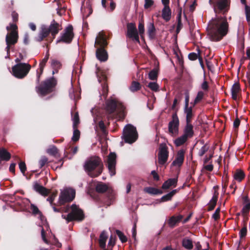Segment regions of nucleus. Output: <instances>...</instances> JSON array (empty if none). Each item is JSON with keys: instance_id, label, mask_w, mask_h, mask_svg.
<instances>
[{"instance_id": "obj_44", "label": "nucleus", "mask_w": 250, "mask_h": 250, "mask_svg": "<svg viewBox=\"0 0 250 250\" xmlns=\"http://www.w3.org/2000/svg\"><path fill=\"white\" fill-rule=\"evenodd\" d=\"M72 120L73 122V128H77L78 125L80 124V119L78 112L74 114Z\"/></svg>"}, {"instance_id": "obj_34", "label": "nucleus", "mask_w": 250, "mask_h": 250, "mask_svg": "<svg viewBox=\"0 0 250 250\" xmlns=\"http://www.w3.org/2000/svg\"><path fill=\"white\" fill-rule=\"evenodd\" d=\"M144 190L145 192L151 195H158L163 193L162 190L153 187L145 188Z\"/></svg>"}, {"instance_id": "obj_53", "label": "nucleus", "mask_w": 250, "mask_h": 250, "mask_svg": "<svg viewBox=\"0 0 250 250\" xmlns=\"http://www.w3.org/2000/svg\"><path fill=\"white\" fill-rule=\"evenodd\" d=\"M245 14L246 20L249 23H250V7L247 4L245 5Z\"/></svg>"}, {"instance_id": "obj_62", "label": "nucleus", "mask_w": 250, "mask_h": 250, "mask_svg": "<svg viewBox=\"0 0 250 250\" xmlns=\"http://www.w3.org/2000/svg\"><path fill=\"white\" fill-rule=\"evenodd\" d=\"M188 57L190 61H195L198 58V55L196 53L192 52L188 54Z\"/></svg>"}, {"instance_id": "obj_29", "label": "nucleus", "mask_w": 250, "mask_h": 250, "mask_svg": "<svg viewBox=\"0 0 250 250\" xmlns=\"http://www.w3.org/2000/svg\"><path fill=\"white\" fill-rule=\"evenodd\" d=\"M147 33L150 39H154L156 35V28L153 22H149L147 25Z\"/></svg>"}, {"instance_id": "obj_48", "label": "nucleus", "mask_w": 250, "mask_h": 250, "mask_svg": "<svg viewBox=\"0 0 250 250\" xmlns=\"http://www.w3.org/2000/svg\"><path fill=\"white\" fill-rule=\"evenodd\" d=\"M51 67L53 69L52 74L57 73L59 70L62 68L61 63H51Z\"/></svg>"}, {"instance_id": "obj_50", "label": "nucleus", "mask_w": 250, "mask_h": 250, "mask_svg": "<svg viewBox=\"0 0 250 250\" xmlns=\"http://www.w3.org/2000/svg\"><path fill=\"white\" fill-rule=\"evenodd\" d=\"M116 238L115 236H113L111 235L110 237L108 243L107 247L108 248H111V250H112V248L115 245L116 243Z\"/></svg>"}, {"instance_id": "obj_59", "label": "nucleus", "mask_w": 250, "mask_h": 250, "mask_svg": "<svg viewBox=\"0 0 250 250\" xmlns=\"http://www.w3.org/2000/svg\"><path fill=\"white\" fill-rule=\"evenodd\" d=\"M220 208L218 207L216 209L215 212L212 215V218L215 220H217L220 218Z\"/></svg>"}, {"instance_id": "obj_58", "label": "nucleus", "mask_w": 250, "mask_h": 250, "mask_svg": "<svg viewBox=\"0 0 250 250\" xmlns=\"http://www.w3.org/2000/svg\"><path fill=\"white\" fill-rule=\"evenodd\" d=\"M250 210V204H246L242 208V213L245 215H248Z\"/></svg>"}, {"instance_id": "obj_16", "label": "nucleus", "mask_w": 250, "mask_h": 250, "mask_svg": "<svg viewBox=\"0 0 250 250\" xmlns=\"http://www.w3.org/2000/svg\"><path fill=\"white\" fill-rule=\"evenodd\" d=\"M179 120L177 115V110L172 115V120L168 123V129L170 134H177L178 133Z\"/></svg>"}, {"instance_id": "obj_64", "label": "nucleus", "mask_w": 250, "mask_h": 250, "mask_svg": "<svg viewBox=\"0 0 250 250\" xmlns=\"http://www.w3.org/2000/svg\"><path fill=\"white\" fill-rule=\"evenodd\" d=\"M151 174L153 176V179L154 181H158L160 180V177L158 173L156 172L155 170H152L151 172Z\"/></svg>"}, {"instance_id": "obj_27", "label": "nucleus", "mask_w": 250, "mask_h": 250, "mask_svg": "<svg viewBox=\"0 0 250 250\" xmlns=\"http://www.w3.org/2000/svg\"><path fill=\"white\" fill-rule=\"evenodd\" d=\"M241 91L240 86L239 83H234L231 89V97L233 100H236L237 99L238 93Z\"/></svg>"}, {"instance_id": "obj_9", "label": "nucleus", "mask_w": 250, "mask_h": 250, "mask_svg": "<svg viewBox=\"0 0 250 250\" xmlns=\"http://www.w3.org/2000/svg\"><path fill=\"white\" fill-rule=\"evenodd\" d=\"M96 190L98 193H104L105 192H107L106 193V200L103 201V204L104 206H106V207L110 206L113 200H114V194L112 192V191L109 189L107 185L104 183L103 182H98L96 185Z\"/></svg>"}, {"instance_id": "obj_40", "label": "nucleus", "mask_w": 250, "mask_h": 250, "mask_svg": "<svg viewBox=\"0 0 250 250\" xmlns=\"http://www.w3.org/2000/svg\"><path fill=\"white\" fill-rule=\"evenodd\" d=\"M46 152L51 156L56 157L59 152L57 147L55 146H52L47 149Z\"/></svg>"}, {"instance_id": "obj_26", "label": "nucleus", "mask_w": 250, "mask_h": 250, "mask_svg": "<svg viewBox=\"0 0 250 250\" xmlns=\"http://www.w3.org/2000/svg\"><path fill=\"white\" fill-rule=\"evenodd\" d=\"M162 17L166 21H170L171 17V11L169 6H164L162 11Z\"/></svg>"}, {"instance_id": "obj_3", "label": "nucleus", "mask_w": 250, "mask_h": 250, "mask_svg": "<svg viewBox=\"0 0 250 250\" xmlns=\"http://www.w3.org/2000/svg\"><path fill=\"white\" fill-rule=\"evenodd\" d=\"M84 168L90 177L95 178L100 176L102 173L104 164L101 158L98 156H93L85 162Z\"/></svg>"}, {"instance_id": "obj_30", "label": "nucleus", "mask_w": 250, "mask_h": 250, "mask_svg": "<svg viewBox=\"0 0 250 250\" xmlns=\"http://www.w3.org/2000/svg\"><path fill=\"white\" fill-rule=\"evenodd\" d=\"M159 71V63L156 66L148 73V78L151 80H156L158 78V72Z\"/></svg>"}, {"instance_id": "obj_47", "label": "nucleus", "mask_w": 250, "mask_h": 250, "mask_svg": "<svg viewBox=\"0 0 250 250\" xmlns=\"http://www.w3.org/2000/svg\"><path fill=\"white\" fill-rule=\"evenodd\" d=\"M116 234L119 237L120 240L122 243H125L127 241V237L124 235V234L120 230H116Z\"/></svg>"}, {"instance_id": "obj_10", "label": "nucleus", "mask_w": 250, "mask_h": 250, "mask_svg": "<svg viewBox=\"0 0 250 250\" xmlns=\"http://www.w3.org/2000/svg\"><path fill=\"white\" fill-rule=\"evenodd\" d=\"M29 63H16L12 68V74L17 78H24L31 69Z\"/></svg>"}, {"instance_id": "obj_2", "label": "nucleus", "mask_w": 250, "mask_h": 250, "mask_svg": "<svg viewBox=\"0 0 250 250\" xmlns=\"http://www.w3.org/2000/svg\"><path fill=\"white\" fill-rule=\"evenodd\" d=\"M62 29V25L53 20L48 27L44 25L42 26L38 36L36 38V41L41 42L51 34V37L46 40L48 42L51 43Z\"/></svg>"}, {"instance_id": "obj_35", "label": "nucleus", "mask_w": 250, "mask_h": 250, "mask_svg": "<svg viewBox=\"0 0 250 250\" xmlns=\"http://www.w3.org/2000/svg\"><path fill=\"white\" fill-rule=\"evenodd\" d=\"M107 44V42L105 38L103 36L97 37L95 41V45L100 46V48H104Z\"/></svg>"}, {"instance_id": "obj_18", "label": "nucleus", "mask_w": 250, "mask_h": 250, "mask_svg": "<svg viewBox=\"0 0 250 250\" xmlns=\"http://www.w3.org/2000/svg\"><path fill=\"white\" fill-rule=\"evenodd\" d=\"M116 158L117 155L115 152H110L107 157V168L111 176L116 174Z\"/></svg>"}, {"instance_id": "obj_43", "label": "nucleus", "mask_w": 250, "mask_h": 250, "mask_svg": "<svg viewBox=\"0 0 250 250\" xmlns=\"http://www.w3.org/2000/svg\"><path fill=\"white\" fill-rule=\"evenodd\" d=\"M74 131L73 133V136L72 137V140L74 142H77L79 141L80 136V131L77 129V128H73Z\"/></svg>"}, {"instance_id": "obj_41", "label": "nucleus", "mask_w": 250, "mask_h": 250, "mask_svg": "<svg viewBox=\"0 0 250 250\" xmlns=\"http://www.w3.org/2000/svg\"><path fill=\"white\" fill-rule=\"evenodd\" d=\"M177 19V26L176 32L177 34H178L180 32V31L183 26V24L182 22V16H181V12L178 14Z\"/></svg>"}, {"instance_id": "obj_1", "label": "nucleus", "mask_w": 250, "mask_h": 250, "mask_svg": "<svg viewBox=\"0 0 250 250\" xmlns=\"http://www.w3.org/2000/svg\"><path fill=\"white\" fill-rule=\"evenodd\" d=\"M209 3L213 8L216 15L222 12L223 15H226L230 9V0H209ZM229 29L227 17L216 15L208 22V35L211 41L218 42L227 35Z\"/></svg>"}, {"instance_id": "obj_8", "label": "nucleus", "mask_w": 250, "mask_h": 250, "mask_svg": "<svg viewBox=\"0 0 250 250\" xmlns=\"http://www.w3.org/2000/svg\"><path fill=\"white\" fill-rule=\"evenodd\" d=\"M122 139L128 144H132L138 138V133L135 127L131 124L126 125L124 129Z\"/></svg>"}, {"instance_id": "obj_23", "label": "nucleus", "mask_w": 250, "mask_h": 250, "mask_svg": "<svg viewBox=\"0 0 250 250\" xmlns=\"http://www.w3.org/2000/svg\"><path fill=\"white\" fill-rule=\"evenodd\" d=\"M189 95L188 93H186L185 94V103L184 108V112L186 115H194L193 112L192 106H189Z\"/></svg>"}, {"instance_id": "obj_46", "label": "nucleus", "mask_w": 250, "mask_h": 250, "mask_svg": "<svg viewBox=\"0 0 250 250\" xmlns=\"http://www.w3.org/2000/svg\"><path fill=\"white\" fill-rule=\"evenodd\" d=\"M173 65L177 73L179 74L183 73L184 69V63H176V65L173 63Z\"/></svg>"}, {"instance_id": "obj_11", "label": "nucleus", "mask_w": 250, "mask_h": 250, "mask_svg": "<svg viewBox=\"0 0 250 250\" xmlns=\"http://www.w3.org/2000/svg\"><path fill=\"white\" fill-rule=\"evenodd\" d=\"M70 212L67 214L68 222L72 221L81 222L85 218L83 210L76 204H72L70 207Z\"/></svg>"}, {"instance_id": "obj_60", "label": "nucleus", "mask_w": 250, "mask_h": 250, "mask_svg": "<svg viewBox=\"0 0 250 250\" xmlns=\"http://www.w3.org/2000/svg\"><path fill=\"white\" fill-rule=\"evenodd\" d=\"M19 168L21 172L24 175L25 172L26 170V166L24 162H21L19 163Z\"/></svg>"}, {"instance_id": "obj_37", "label": "nucleus", "mask_w": 250, "mask_h": 250, "mask_svg": "<svg viewBox=\"0 0 250 250\" xmlns=\"http://www.w3.org/2000/svg\"><path fill=\"white\" fill-rule=\"evenodd\" d=\"M45 63H40L39 67L37 70L36 83H39L40 81L41 77L43 73Z\"/></svg>"}, {"instance_id": "obj_36", "label": "nucleus", "mask_w": 250, "mask_h": 250, "mask_svg": "<svg viewBox=\"0 0 250 250\" xmlns=\"http://www.w3.org/2000/svg\"><path fill=\"white\" fill-rule=\"evenodd\" d=\"M188 138L183 134L181 136L175 139L174 141V144L176 146H180L185 143Z\"/></svg>"}, {"instance_id": "obj_12", "label": "nucleus", "mask_w": 250, "mask_h": 250, "mask_svg": "<svg viewBox=\"0 0 250 250\" xmlns=\"http://www.w3.org/2000/svg\"><path fill=\"white\" fill-rule=\"evenodd\" d=\"M74 37L73 33V27L72 25H69L64 30L63 32L61 34L57 42H63L70 43Z\"/></svg>"}, {"instance_id": "obj_57", "label": "nucleus", "mask_w": 250, "mask_h": 250, "mask_svg": "<svg viewBox=\"0 0 250 250\" xmlns=\"http://www.w3.org/2000/svg\"><path fill=\"white\" fill-rule=\"evenodd\" d=\"M48 158L45 156H42L39 161L40 168H42L48 163Z\"/></svg>"}, {"instance_id": "obj_42", "label": "nucleus", "mask_w": 250, "mask_h": 250, "mask_svg": "<svg viewBox=\"0 0 250 250\" xmlns=\"http://www.w3.org/2000/svg\"><path fill=\"white\" fill-rule=\"evenodd\" d=\"M147 86L154 92H157L159 90V85L156 82H149Z\"/></svg>"}, {"instance_id": "obj_17", "label": "nucleus", "mask_w": 250, "mask_h": 250, "mask_svg": "<svg viewBox=\"0 0 250 250\" xmlns=\"http://www.w3.org/2000/svg\"><path fill=\"white\" fill-rule=\"evenodd\" d=\"M194 115H186V125L184 129V135L188 138H191L194 135L193 126L191 124Z\"/></svg>"}, {"instance_id": "obj_56", "label": "nucleus", "mask_w": 250, "mask_h": 250, "mask_svg": "<svg viewBox=\"0 0 250 250\" xmlns=\"http://www.w3.org/2000/svg\"><path fill=\"white\" fill-rule=\"evenodd\" d=\"M154 3L153 0H145L144 8L147 9L150 8Z\"/></svg>"}, {"instance_id": "obj_6", "label": "nucleus", "mask_w": 250, "mask_h": 250, "mask_svg": "<svg viewBox=\"0 0 250 250\" xmlns=\"http://www.w3.org/2000/svg\"><path fill=\"white\" fill-rule=\"evenodd\" d=\"M96 74L99 78V81L102 83V96L104 99L107 98L108 93V86L107 83V75L108 74V69H104L98 66L97 64L96 65Z\"/></svg>"}, {"instance_id": "obj_38", "label": "nucleus", "mask_w": 250, "mask_h": 250, "mask_svg": "<svg viewBox=\"0 0 250 250\" xmlns=\"http://www.w3.org/2000/svg\"><path fill=\"white\" fill-rule=\"evenodd\" d=\"M30 209L34 215H39L41 218H42V217L43 216L42 212L34 204H31Z\"/></svg>"}, {"instance_id": "obj_19", "label": "nucleus", "mask_w": 250, "mask_h": 250, "mask_svg": "<svg viewBox=\"0 0 250 250\" xmlns=\"http://www.w3.org/2000/svg\"><path fill=\"white\" fill-rule=\"evenodd\" d=\"M218 188L219 187L218 186H216L213 187L214 192L211 199L208 205V210L209 211L213 210L216 205L219 195V192L218 191Z\"/></svg>"}, {"instance_id": "obj_61", "label": "nucleus", "mask_w": 250, "mask_h": 250, "mask_svg": "<svg viewBox=\"0 0 250 250\" xmlns=\"http://www.w3.org/2000/svg\"><path fill=\"white\" fill-rule=\"evenodd\" d=\"M12 20L13 21V23L16 24V23L19 20V15L15 11H13L11 14Z\"/></svg>"}, {"instance_id": "obj_55", "label": "nucleus", "mask_w": 250, "mask_h": 250, "mask_svg": "<svg viewBox=\"0 0 250 250\" xmlns=\"http://www.w3.org/2000/svg\"><path fill=\"white\" fill-rule=\"evenodd\" d=\"M204 96V93L202 91H199L197 93V95L195 99V103H199L203 98Z\"/></svg>"}, {"instance_id": "obj_32", "label": "nucleus", "mask_w": 250, "mask_h": 250, "mask_svg": "<svg viewBox=\"0 0 250 250\" xmlns=\"http://www.w3.org/2000/svg\"><path fill=\"white\" fill-rule=\"evenodd\" d=\"M245 177L244 172L240 169H237L233 174V178L238 182H241Z\"/></svg>"}, {"instance_id": "obj_4", "label": "nucleus", "mask_w": 250, "mask_h": 250, "mask_svg": "<svg viewBox=\"0 0 250 250\" xmlns=\"http://www.w3.org/2000/svg\"><path fill=\"white\" fill-rule=\"evenodd\" d=\"M37 83L38 85L35 87L36 92L40 96L44 97L55 91L57 80L55 77H52Z\"/></svg>"}, {"instance_id": "obj_13", "label": "nucleus", "mask_w": 250, "mask_h": 250, "mask_svg": "<svg viewBox=\"0 0 250 250\" xmlns=\"http://www.w3.org/2000/svg\"><path fill=\"white\" fill-rule=\"evenodd\" d=\"M75 197V190L72 188L64 189L59 196V203L60 206L72 201Z\"/></svg>"}, {"instance_id": "obj_45", "label": "nucleus", "mask_w": 250, "mask_h": 250, "mask_svg": "<svg viewBox=\"0 0 250 250\" xmlns=\"http://www.w3.org/2000/svg\"><path fill=\"white\" fill-rule=\"evenodd\" d=\"M141 88V85L139 83L136 82V81H133L130 87V89L131 91L135 92L137 91Z\"/></svg>"}, {"instance_id": "obj_7", "label": "nucleus", "mask_w": 250, "mask_h": 250, "mask_svg": "<svg viewBox=\"0 0 250 250\" xmlns=\"http://www.w3.org/2000/svg\"><path fill=\"white\" fill-rule=\"evenodd\" d=\"M105 110L107 114L110 115L114 113L117 109L119 112L123 111L125 109L124 105L118 100L111 96L106 100L105 103Z\"/></svg>"}, {"instance_id": "obj_52", "label": "nucleus", "mask_w": 250, "mask_h": 250, "mask_svg": "<svg viewBox=\"0 0 250 250\" xmlns=\"http://www.w3.org/2000/svg\"><path fill=\"white\" fill-rule=\"evenodd\" d=\"M138 34L140 35L141 37L145 32L144 23L143 21H140L138 25Z\"/></svg>"}, {"instance_id": "obj_31", "label": "nucleus", "mask_w": 250, "mask_h": 250, "mask_svg": "<svg viewBox=\"0 0 250 250\" xmlns=\"http://www.w3.org/2000/svg\"><path fill=\"white\" fill-rule=\"evenodd\" d=\"M108 236L105 231H103L100 235L99 243L101 249H104L106 246V242Z\"/></svg>"}, {"instance_id": "obj_51", "label": "nucleus", "mask_w": 250, "mask_h": 250, "mask_svg": "<svg viewBox=\"0 0 250 250\" xmlns=\"http://www.w3.org/2000/svg\"><path fill=\"white\" fill-rule=\"evenodd\" d=\"M208 149L209 146L207 144H205L199 150L198 153L199 155L201 157L203 156L208 151Z\"/></svg>"}, {"instance_id": "obj_5", "label": "nucleus", "mask_w": 250, "mask_h": 250, "mask_svg": "<svg viewBox=\"0 0 250 250\" xmlns=\"http://www.w3.org/2000/svg\"><path fill=\"white\" fill-rule=\"evenodd\" d=\"M6 30L8 31L5 38V41L7 46L6 50L8 53L12 46L18 42L19 38L18 26L15 23H10L9 26L6 27Z\"/></svg>"}, {"instance_id": "obj_33", "label": "nucleus", "mask_w": 250, "mask_h": 250, "mask_svg": "<svg viewBox=\"0 0 250 250\" xmlns=\"http://www.w3.org/2000/svg\"><path fill=\"white\" fill-rule=\"evenodd\" d=\"M178 189H175L172 190L171 191L169 192L168 193L163 196L160 199L161 202H165L171 200L173 196L178 192Z\"/></svg>"}, {"instance_id": "obj_39", "label": "nucleus", "mask_w": 250, "mask_h": 250, "mask_svg": "<svg viewBox=\"0 0 250 250\" xmlns=\"http://www.w3.org/2000/svg\"><path fill=\"white\" fill-rule=\"evenodd\" d=\"M182 246L188 250H191L193 248L192 241L190 239L185 238L183 240Z\"/></svg>"}, {"instance_id": "obj_20", "label": "nucleus", "mask_w": 250, "mask_h": 250, "mask_svg": "<svg viewBox=\"0 0 250 250\" xmlns=\"http://www.w3.org/2000/svg\"><path fill=\"white\" fill-rule=\"evenodd\" d=\"M185 151L183 149L179 150L176 155L175 159L171 164L173 166L181 167L184 161Z\"/></svg>"}, {"instance_id": "obj_25", "label": "nucleus", "mask_w": 250, "mask_h": 250, "mask_svg": "<svg viewBox=\"0 0 250 250\" xmlns=\"http://www.w3.org/2000/svg\"><path fill=\"white\" fill-rule=\"evenodd\" d=\"M11 157V154L4 148H0V163L8 161Z\"/></svg>"}, {"instance_id": "obj_54", "label": "nucleus", "mask_w": 250, "mask_h": 250, "mask_svg": "<svg viewBox=\"0 0 250 250\" xmlns=\"http://www.w3.org/2000/svg\"><path fill=\"white\" fill-rule=\"evenodd\" d=\"M181 100V96L180 95H177L176 96V97L174 98L173 104L171 106V109L173 110H175V111L178 110L177 109H176V106L177 105V104H178V101H180Z\"/></svg>"}, {"instance_id": "obj_28", "label": "nucleus", "mask_w": 250, "mask_h": 250, "mask_svg": "<svg viewBox=\"0 0 250 250\" xmlns=\"http://www.w3.org/2000/svg\"><path fill=\"white\" fill-rule=\"evenodd\" d=\"M183 218L182 215H179L178 216H172L168 220V224L171 227L173 228L175 226L176 224L180 222Z\"/></svg>"}, {"instance_id": "obj_22", "label": "nucleus", "mask_w": 250, "mask_h": 250, "mask_svg": "<svg viewBox=\"0 0 250 250\" xmlns=\"http://www.w3.org/2000/svg\"><path fill=\"white\" fill-rule=\"evenodd\" d=\"M177 178H169L163 184L161 188L164 190L168 189L171 187L175 188L177 186Z\"/></svg>"}, {"instance_id": "obj_24", "label": "nucleus", "mask_w": 250, "mask_h": 250, "mask_svg": "<svg viewBox=\"0 0 250 250\" xmlns=\"http://www.w3.org/2000/svg\"><path fill=\"white\" fill-rule=\"evenodd\" d=\"M96 57L101 62H105L108 59V54L106 51L103 48H99L97 49Z\"/></svg>"}, {"instance_id": "obj_49", "label": "nucleus", "mask_w": 250, "mask_h": 250, "mask_svg": "<svg viewBox=\"0 0 250 250\" xmlns=\"http://www.w3.org/2000/svg\"><path fill=\"white\" fill-rule=\"evenodd\" d=\"M247 233V224L245 223L243 227L241 229L239 232V237L240 239L245 238Z\"/></svg>"}, {"instance_id": "obj_63", "label": "nucleus", "mask_w": 250, "mask_h": 250, "mask_svg": "<svg viewBox=\"0 0 250 250\" xmlns=\"http://www.w3.org/2000/svg\"><path fill=\"white\" fill-rule=\"evenodd\" d=\"M57 196V193H53L47 199V201H49L51 206H53V202L55 198Z\"/></svg>"}, {"instance_id": "obj_21", "label": "nucleus", "mask_w": 250, "mask_h": 250, "mask_svg": "<svg viewBox=\"0 0 250 250\" xmlns=\"http://www.w3.org/2000/svg\"><path fill=\"white\" fill-rule=\"evenodd\" d=\"M33 189L42 195L46 196L50 193V190L43 187L37 182H35L33 186Z\"/></svg>"}, {"instance_id": "obj_14", "label": "nucleus", "mask_w": 250, "mask_h": 250, "mask_svg": "<svg viewBox=\"0 0 250 250\" xmlns=\"http://www.w3.org/2000/svg\"><path fill=\"white\" fill-rule=\"evenodd\" d=\"M168 156V147L165 144H161L159 146L158 155L159 164L161 165H164L167 162Z\"/></svg>"}, {"instance_id": "obj_15", "label": "nucleus", "mask_w": 250, "mask_h": 250, "mask_svg": "<svg viewBox=\"0 0 250 250\" xmlns=\"http://www.w3.org/2000/svg\"><path fill=\"white\" fill-rule=\"evenodd\" d=\"M126 37L132 40L139 43L140 41L139 34L136 28L135 23L133 22L128 23L126 25Z\"/></svg>"}]
</instances>
